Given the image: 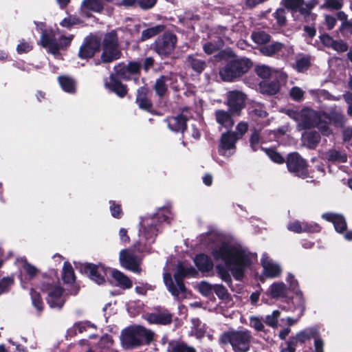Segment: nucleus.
<instances>
[{
  "mask_svg": "<svg viewBox=\"0 0 352 352\" xmlns=\"http://www.w3.org/2000/svg\"><path fill=\"white\" fill-rule=\"evenodd\" d=\"M201 237L202 243L212 249L214 259L223 263L217 264L216 269L221 280L230 287L232 278L229 271L236 280H241L245 269L256 260V254L238 243L223 241L216 232H211Z\"/></svg>",
  "mask_w": 352,
  "mask_h": 352,
  "instance_id": "nucleus-1",
  "label": "nucleus"
},
{
  "mask_svg": "<svg viewBox=\"0 0 352 352\" xmlns=\"http://www.w3.org/2000/svg\"><path fill=\"white\" fill-rule=\"evenodd\" d=\"M172 213L169 208L165 207L158 210L152 216L145 217L140 223V239L137 249L139 252L148 253L151 252V245L155 241L160 225L164 222H169Z\"/></svg>",
  "mask_w": 352,
  "mask_h": 352,
  "instance_id": "nucleus-2",
  "label": "nucleus"
},
{
  "mask_svg": "<svg viewBox=\"0 0 352 352\" xmlns=\"http://www.w3.org/2000/svg\"><path fill=\"white\" fill-rule=\"evenodd\" d=\"M197 274V270L186 262L179 263L177 265V270L174 274L175 284L173 283L171 274L166 267H164L163 279L167 289L173 296L177 298L186 297V289L182 282V279L187 276H195Z\"/></svg>",
  "mask_w": 352,
  "mask_h": 352,
  "instance_id": "nucleus-3",
  "label": "nucleus"
},
{
  "mask_svg": "<svg viewBox=\"0 0 352 352\" xmlns=\"http://www.w3.org/2000/svg\"><path fill=\"white\" fill-rule=\"evenodd\" d=\"M36 29L41 32V45L48 49V52L54 56L59 55V50L67 47L71 43L73 36H58L53 30H47L43 23L34 22Z\"/></svg>",
  "mask_w": 352,
  "mask_h": 352,
  "instance_id": "nucleus-4",
  "label": "nucleus"
},
{
  "mask_svg": "<svg viewBox=\"0 0 352 352\" xmlns=\"http://www.w3.org/2000/svg\"><path fill=\"white\" fill-rule=\"evenodd\" d=\"M324 118H327V113H320L308 108L294 113V119L298 122L299 130L316 126L322 135L328 136L331 133V130L323 121Z\"/></svg>",
  "mask_w": 352,
  "mask_h": 352,
  "instance_id": "nucleus-5",
  "label": "nucleus"
},
{
  "mask_svg": "<svg viewBox=\"0 0 352 352\" xmlns=\"http://www.w3.org/2000/svg\"><path fill=\"white\" fill-rule=\"evenodd\" d=\"M153 337L151 331L141 326H132L122 331L121 342L124 348L132 349L148 342Z\"/></svg>",
  "mask_w": 352,
  "mask_h": 352,
  "instance_id": "nucleus-6",
  "label": "nucleus"
},
{
  "mask_svg": "<svg viewBox=\"0 0 352 352\" xmlns=\"http://www.w3.org/2000/svg\"><path fill=\"white\" fill-rule=\"evenodd\" d=\"M252 65L251 60L246 58L230 60L220 69L219 75L224 81H232L246 73Z\"/></svg>",
  "mask_w": 352,
  "mask_h": 352,
  "instance_id": "nucleus-7",
  "label": "nucleus"
},
{
  "mask_svg": "<svg viewBox=\"0 0 352 352\" xmlns=\"http://www.w3.org/2000/svg\"><path fill=\"white\" fill-rule=\"evenodd\" d=\"M251 335L248 331H229L219 338L221 344H230L234 352H246L250 348Z\"/></svg>",
  "mask_w": 352,
  "mask_h": 352,
  "instance_id": "nucleus-8",
  "label": "nucleus"
},
{
  "mask_svg": "<svg viewBox=\"0 0 352 352\" xmlns=\"http://www.w3.org/2000/svg\"><path fill=\"white\" fill-rule=\"evenodd\" d=\"M177 41L175 34L170 32H166L155 40L153 49L161 57H167L173 52Z\"/></svg>",
  "mask_w": 352,
  "mask_h": 352,
  "instance_id": "nucleus-9",
  "label": "nucleus"
},
{
  "mask_svg": "<svg viewBox=\"0 0 352 352\" xmlns=\"http://www.w3.org/2000/svg\"><path fill=\"white\" fill-rule=\"evenodd\" d=\"M120 52L118 48V38L113 32L105 35L103 41V52L101 60L103 63H109L120 56Z\"/></svg>",
  "mask_w": 352,
  "mask_h": 352,
  "instance_id": "nucleus-10",
  "label": "nucleus"
},
{
  "mask_svg": "<svg viewBox=\"0 0 352 352\" xmlns=\"http://www.w3.org/2000/svg\"><path fill=\"white\" fill-rule=\"evenodd\" d=\"M41 289L47 292V302L52 308H61L65 303L63 290L59 285H52L50 282L44 283Z\"/></svg>",
  "mask_w": 352,
  "mask_h": 352,
  "instance_id": "nucleus-11",
  "label": "nucleus"
},
{
  "mask_svg": "<svg viewBox=\"0 0 352 352\" xmlns=\"http://www.w3.org/2000/svg\"><path fill=\"white\" fill-rule=\"evenodd\" d=\"M287 166L289 172L299 177L304 179L308 175L307 164L297 153H293L288 155Z\"/></svg>",
  "mask_w": 352,
  "mask_h": 352,
  "instance_id": "nucleus-12",
  "label": "nucleus"
},
{
  "mask_svg": "<svg viewBox=\"0 0 352 352\" xmlns=\"http://www.w3.org/2000/svg\"><path fill=\"white\" fill-rule=\"evenodd\" d=\"M141 64L138 62H130L127 65L124 64H118L114 68L116 74L124 79H133L135 81L138 80V74L140 70Z\"/></svg>",
  "mask_w": 352,
  "mask_h": 352,
  "instance_id": "nucleus-13",
  "label": "nucleus"
},
{
  "mask_svg": "<svg viewBox=\"0 0 352 352\" xmlns=\"http://www.w3.org/2000/svg\"><path fill=\"white\" fill-rule=\"evenodd\" d=\"M120 262L122 267L134 273L140 274L142 271L141 259L130 250H122L120 252Z\"/></svg>",
  "mask_w": 352,
  "mask_h": 352,
  "instance_id": "nucleus-14",
  "label": "nucleus"
},
{
  "mask_svg": "<svg viewBox=\"0 0 352 352\" xmlns=\"http://www.w3.org/2000/svg\"><path fill=\"white\" fill-rule=\"evenodd\" d=\"M84 273L93 281L98 285H101L105 282V276L109 269L106 268L104 265H94L91 263L85 264L83 267Z\"/></svg>",
  "mask_w": 352,
  "mask_h": 352,
  "instance_id": "nucleus-15",
  "label": "nucleus"
},
{
  "mask_svg": "<svg viewBox=\"0 0 352 352\" xmlns=\"http://www.w3.org/2000/svg\"><path fill=\"white\" fill-rule=\"evenodd\" d=\"M231 32L224 28H219V36L217 41H210L204 45V50L208 54H211L219 50L225 43H232L230 36Z\"/></svg>",
  "mask_w": 352,
  "mask_h": 352,
  "instance_id": "nucleus-16",
  "label": "nucleus"
},
{
  "mask_svg": "<svg viewBox=\"0 0 352 352\" xmlns=\"http://www.w3.org/2000/svg\"><path fill=\"white\" fill-rule=\"evenodd\" d=\"M245 96L239 91H232L227 94V104L232 114L239 115L245 106Z\"/></svg>",
  "mask_w": 352,
  "mask_h": 352,
  "instance_id": "nucleus-17",
  "label": "nucleus"
},
{
  "mask_svg": "<svg viewBox=\"0 0 352 352\" xmlns=\"http://www.w3.org/2000/svg\"><path fill=\"white\" fill-rule=\"evenodd\" d=\"M261 265L263 267V275L270 278L278 277L281 272L282 268L280 265L271 259L267 254H263L261 259Z\"/></svg>",
  "mask_w": 352,
  "mask_h": 352,
  "instance_id": "nucleus-18",
  "label": "nucleus"
},
{
  "mask_svg": "<svg viewBox=\"0 0 352 352\" xmlns=\"http://www.w3.org/2000/svg\"><path fill=\"white\" fill-rule=\"evenodd\" d=\"M100 45V40L94 36L85 38L84 43L80 48L78 56L80 58H89L92 57Z\"/></svg>",
  "mask_w": 352,
  "mask_h": 352,
  "instance_id": "nucleus-19",
  "label": "nucleus"
},
{
  "mask_svg": "<svg viewBox=\"0 0 352 352\" xmlns=\"http://www.w3.org/2000/svg\"><path fill=\"white\" fill-rule=\"evenodd\" d=\"M239 137L234 132L223 133L221 136L219 153L224 156H230L233 154L235 148V143Z\"/></svg>",
  "mask_w": 352,
  "mask_h": 352,
  "instance_id": "nucleus-20",
  "label": "nucleus"
},
{
  "mask_svg": "<svg viewBox=\"0 0 352 352\" xmlns=\"http://www.w3.org/2000/svg\"><path fill=\"white\" fill-rule=\"evenodd\" d=\"M177 76L174 74L160 76L155 82V90L159 96L165 95L167 87H170L174 89H177L178 86L175 85Z\"/></svg>",
  "mask_w": 352,
  "mask_h": 352,
  "instance_id": "nucleus-21",
  "label": "nucleus"
},
{
  "mask_svg": "<svg viewBox=\"0 0 352 352\" xmlns=\"http://www.w3.org/2000/svg\"><path fill=\"white\" fill-rule=\"evenodd\" d=\"M104 87L121 98L127 93L126 87L121 83L113 74L110 75L109 79L104 80Z\"/></svg>",
  "mask_w": 352,
  "mask_h": 352,
  "instance_id": "nucleus-22",
  "label": "nucleus"
},
{
  "mask_svg": "<svg viewBox=\"0 0 352 352\" xmlns=\"http://www.w3.org/2000/svg\"><path fill=\"white\" fill-rule=\"evenodd\" d=\"M287 229L296 233H300L302 232H317L320 231V228L317 223L294 221L287 225Z\"/></svg>",
  "mask_w": 352,
  "mask_h": 352,
  "instance_id": "nucleus-23",
  "label": "nucleus"
},
{
  "mask_svg": "<svg viewBox=\"0 0 352 352\" xmlns=\"http://www.w3.org/2000/svg\"><path fill=\"white\" fill-rule=\"evenodd\" d=\"M104 0H83L80 6L82 15L89 17L90 12H100L103 10Z\"/></svg>",
  "mask_w": 352,
  "mask_h": 352,
  "instance_id": "nucleus-24",
  "label": "nucleus"
},
{
  "mask_svg": "<svg viewBox=\"0 0 352 352\" xmlns=\"http://www.w3.org/2000/svg\"><path fill=\"white\" fill-rule=\"evenodd\" d=\"M187 119V116L183 112L181 115L168 118L166 121L170 130L183 133L186 129Z\"/></svg>",
  "mask_w": 352,
  "mask_h": 352,
  "instance_id": "nucleus-25",
  "label": "nucleus"
},
{
  "mask_svg": "<svg viewBox=\"0 0 352 352\" xmlns=\"http://www.w3.org/2000/svg\"><path fill=\"white\" fill-rule=\"evenodd\" d=\"M322 217L324 219L333 223L334 228L338 232H342L346 229L345 219L342 215L327 212L323 214Z\"/></svg>",
  "mask_w": 352,
  "mask_h": 352,
  "instance_id": "nucleus-26",
  "label": "nucleus"
},
{
  "mask_svg": "<svg viewBox=\"0 0 352 352\" xmlns=\"http://www.w3.org/2000/svg\"><path fill=\"white\" fill-rule=\"evenodd\" d=\"M304 0H281L282 5L291 11H297L300 9L302 14H309L312 8L309 3L306 5L307 8L302 7Z\"/></svg>",
  "mask_w": 352,
  "mask_h": 352,
  "instance_id": "nucleus-27",
  "label": "nucleus"
},
{
  "mask_svg": "<svg viewBox=\"0 0 352 352\" xmlns=\"http://www.w3.org/2000/svg\"><path fill=\"white\" fill-rule=\"evenodd\" d=\"M146 320L150 323L168 324L172 321V315L168 311L155 313L148 315Z\"/></svg>",
  "mask_w": 352,
  "mask_h": 352,
  "instance_id": "nucleus-28",
  "label": "nucleus"
},
{
  "mask_svg": "<svg viewBox=\"0 0 352 352\" xmlns=\"http://www.w3.org/2000/svg\"><path fill=\"white\" fill-rule=\"evenodd\" d=\"M194 262L199 270L202 272H209L213 268V262L210 257L204 254L197 255Z\"/></svg>",
  "mask_w": 352,
  "mask_h": 352,
  "instance_id": "nucleus-29",
  "label": "nucleus"
},
{
  "mask_svg": "<svg viewBox=\"0 0 352 352\" xmlns=\"http://www.w3.org/2000/svg\"><path fill=\"white\" fill-rule=\"evenodd\" d=\"M112 278L116 285L122 289H129L132 287V281L122 272L114 270L111 272Z\"/></svg>",
  "mask_w": 352,
  "mask_h": 352,
  "instance_id": "nucleus-30",
  "label": "nucleus"
},
{
  "mask_svg": "<svg viewBox=\"0 0 352 352\" xmlns=\"http://www.w3.org/2000/svg\"><path fill=\"white\" fill-rule=\"evenodd\" d=\"M215 117L217 122L226 129L232 128L234 124L230 114L224 110L216 111Z\"/></svg>",
  "mask_w": 352,
  "mask_h": 352,
  "instance_id": "nucleus-31",
  "label": "nucleus"
},
{
  "mask_svg": "<svg viewBox=\"0 0 352 352\" xmlns=\"http://www.w3.org/2000/svg\"><path fill=\"white\" fill-rule=\"evenodd\" d=\"M302 140L306 146L314 148L318 144L320 136L319 133L316 131H308L302 134Z\"/></svg>",
  "mask_w": 352,
  "mask_h": 352,
  "instance_id": "nucleus-32",
  "label": "nucleus"
},
{
  "mask_svg": "<svg viewBox=\"0 0 352 352\" xmlns=\"http://www.w3.org/2000/svg\"><path fill=\"white\" fill-rule=\"evenodd\" d=\"M318 330L316 328L311 327L306 329L296 335L295 337L291 338L295 340L296 344L297 342L304 343L307 340L314 338L316 336Z\"/></svg>",
  "mask_w": 352,
  "mask_h": 352,
  "instance_id": "nucleus-33",
  "label": "nucleus"
},
{
  "mask_svg": "<svg viewBox=\"0 0 352 352\" xmlns=\"http://www.w3.org/2000/svg\"><path fill=\"white\" fill-rule=\"evenodd\" d=\"M323 121L326 122L329 128V124L331 122H333L337 126H342L345 123V118L340 111L333 110L329 113V116L327 115V118H324Z\"/></svg>",
  "mask_w": 352,
  "mask_h": 352,
  "instance_id": "nucleus-34",
  "label": "nucleus"
},
{
  "mask_svg": "<svg viewBox=\"0 0 352 352\" xmlns=\"http://www.w3.org/2000/svg\"><path fill=\"white\" fill-rule=\"evenodd\" d=\"M147 89L140 87L138 90L136 102L140 108L148 111L151 107V102L146 97Z\"/></svg>",
  "mask_w": 352,
  "mask_h": 352,
  "instance_id": "nucleus-35",
  "label": "nucleus"
},
{
  "mask_svg": "<svg viewBox=\"0 0 352 352\" xmlns=\"http://www.w3.org/2000/svg\"><path fill=\"white\" fill-rule=\"evenodd\" d=\"M267 113L262 107H257L252 111L251 116L253 120L258 122V125L262 126H267L270 124L269 119L263 120L266 118Z\"/></svg>",
  "mask_w": 352,
  "mask_h": 352,
  "instance_id": "nucleus-36",
  "label": "nucleus"
},
{
  "mask_svg": "<svg viewBox=\"0 0 352 352\" xmlns=\"http://www.w3.org/2000/svg\"><path fill=\"white\" fill-rule=\"evenodd\" d=\"M214 292L216 295L222 300V303H225L228 306L233 305L232 300L228 290L222 285H214Z\"/></svg>",
  "mask_w": 352,
  "mask_h": 352,
  "instance_id": "nucleus-37",
  "label": "nucleus"
},
{
  "mask_svg": "<svg viewBox=\"0 0 352 352\" xmlns=\"http://www.w3.org/2000/svg\"><path fill=\"white\" fill-rule=\"evenodd\" d=\"M58 82L61 88L66 92L73 94L76 91V82L69 76H59Z\"/></svg>",
  "mask_w": 352,
  "mask_h": 352,
  "instance_id": "nucleus-38",
  "label": "nucleus"
},
{
  "mask_svg": "<svg viewBox=\"0 0 352 352\" xmlns=\"http://www.w3.org/2000/svg\"><path fill=\"white\" fill-rule=\"evenodd\" d=\"M62 278L67 284H72L75 281V274L72 266L68 262H65L63 267Z\"/></svg>",
  "mask_w": 352,
  "mask_h": 352,
  "instance_id": "nucleus-39",
  "label": "nucleus"
},
{
  "mask_svg": "<svg viewBox=\"0 0 352 352\" xmlns=\"http://www.w3.org/2000/svg\"><path fill=\"white\" fill-rule=\"evenodd\" d=\"M268 292L273 298L283 297L286 294V286L283 283H273L269 288Z\"/></svg>",
  "mask_w": 352,
  "mask_h": 352,
  "instance_id": "nucleus-40",
  "label": "nucleus"
},
{
  "mask_svg": "<svg viewBox=\"0 0 352 352\" xmlns=\"http://www.w3.org/2000/svg\"><path fill=\"white\" fill-rule=\"evenodd\" d=\"M283 47V45L279 42H275L268 45L261 47L260 52L262 54L267 56H272L280 51Z\"/></svg>",
  "mask_w": 352,
  "mask_h": 352,
  "instance_id": "nucleus-41",
  "label": "nucleus"
},
{
  "mask_svg": "<svg viewBox=\"0 0 352 352\" xmlns=\"http://www.w3.org/2000/svg\"><path fill=\"white\" fill-rule=\"evenodd\" d=\"M168 351L170 352H197L195 349L184 342H172L169 343Z\"/></svg>",
  "mask_w": 352,
  "mask_h": 352,
  "instance_id": "nucleus-42",
  "label": "nucleus"
},
{
  "mask_svg": "<svg viewBox=\"0 0 352 352\" xmlns=\"http://www.w3.org/2000/svg\"><path fill=\"white\" fill-rule=\"evenodd\" d=\"M325 157L333 162H345L347 160V156L344 153L335 149L329 150L326 153Z\"/></svg>",
  "mask_w": 352,
  "mask_h": 352,
  "instance_id": "nucleus-43",
  "label": "nucleus"
},
{
  "mask_svg": "<svg viewBox=\"0 0 352 352\" xmlns=\"http://www.w3.org/2000/svg\"><path fill=\"white\" fill-rule=\"evenodd\" d=\"M188 63L191 68L198 74L201 73L206 67V62L192 56L188 57Z\"/></svg>",
  "mask_w": 352,
  "mask_h": 352,
  "instance_id": "nucleus-44",
  "label": "nucleus"
},
{
  "mask_svg": "<svg viewBox=\"0 0 352 352\" xmlns=\"http://www.w3.org/2000/svg\"><path fill=\"white\" fill-rule=\"evenodd\" d=\"M165 28L163 25H157L156 26L147 28L142 32L141 40L146 41L162 32Z\"/></svg>",
  "mask_w": 352,
  "mask_h": 352,
  "instance_id": "nucleus-45",
  "label": "nucleus"
},
{
  "mask_svg": "<svg viewBox=\"0 0 352 352\" xmlns=\"http://www.w3.org/2000/svg\"><path fill=\"white\" fill-rule=\"evenodd\" d=\"M260 89L263 94L274 95L279 90V85L277 82H261Z\"/></svg>",
  "mask_w": 352,
  "mask_h": 352,
  "instance_id": "nucleus-46",
  "label": "nucleus"
},
{
  "mask_svg": "<svg viewBox=\"0 0 352 352\" xmlns=\"http://www.w3.org/2000/svg\"><path fill=\"white\" fill-rule=\"evenodd\" d=\"M343 6V0H324L323 3L320 5V9L329 10H338Z\"/></svg>",
  "mask_w": 352,
  "mask_h": 352,
  "instance_id": "nucleus-47",
  "label": "nucleus"
},
{
  "mask_svg": "<svg viewBox=\"0 0 352 352\" xmlns=\"http://www.w3.org/2000/svg\"><path fill=\"white\" fill-rule=\"evenodd\" d=\"M250 146L253 151H256L258 148H261L262 150H265L263 147L260 146V144L264 143V140L260 137L258 131L255 130L251 137H250Z\"/></svg>",
  "mask_w": 352,
  "mask_h": 352,
  "instance_id": "nucleus-48",
  "label": "nucleus"
},
{
  "mask_svg": "<svg viewBox=\"0 0 352 352\" xmlns=\"http://www.w3.org/2000/svg\"><path fill=\"white\" fill-rule=\"evenodd\" d=\"M252 38L254 43L263 45L270 40V36L263 31H258L252 34Z\"/></svg>",
  "mask_w": 352,
  "mask_h": 352,
  "instance_id": "nucleus-49",
  "label": "nucleus"
},
{
  "mask_svg": "<svg viewBox=\"0 0 352 352\" xmlns=\"http://www.w3.org/2000/svg\"><path fill=\"white\" fill-rule=\"evenodd\" d=\"M295 296L293 298L294 303L296 304V309L299 310L300 315L302 316L305 311V300L302 294L298 289L294 291Z\"/></svg>",
  "mask_w": 352,
  "mask_h": 352,
  "instance_id": "nucleus-50",
  "label": "nucleus"
},
{
  "mask_svg": "<svg viewBox=\"0 0 352 352\" xmlns=\"http://www.w3.org/2000/svg\"><path fill=\"white\" fill-rule=\"evenodd\" d=\"M32 302L33 306L36 309L37 311H41L43 309V302L41 298V296L34 289L30 292Z\"/></svg>",
  "mask_w": 352,
  "mask_h": 352,
  "instance_id": "nucleus-51",
  "label": "nucleus"
},
{
  "mask_svg": "<svg viewBox=\"0 0 352 352\" xmlns=\"http://www.w3.org/2000/svg\"><path fill=\"white\" fill-rule=\"evenodd\" d=\"M280 313L278 310L274 311L271 314L266 316L265 322L267 325L275 328L277 327L278 318Z\"/></svg>",
  "mask_w": 352,
  "mask_h": 352,
  "instance_id": "nucleus-52",
  "label": "nucleus"
},
{
  "mask_svg": "<svg viewBox=\"0 0 352 352\" xmlns=\"http://www.w3.org/2000/svg\"><path fill=\"white\" fill-rule=\"evenodd\" d=\"M255 72L258 76L262 78H267L272 74V69L265 65H256L255 67Z\"/></svg>",
  "mask_w": 352,
  "mask_h": 352,
  "instance_id": "nucleus-53",
  "label": "nucleus"
},
{
  "mask_svg": "<svg viewBox=\"0 0 352 352\" xmlns=\"http://www.w3.org/2000/svg\"><path fill=\"white\" fill-rule=\"evenodd\" d=\"M23 269L26 274L25 278L28 280L33 278L38 272V270L34 266L27 262L24 263Z\"/></svg>",
  "mask_w": 352,
  "mask_h": 352,
  "instance_id": "nucleus-54",
  "label": "nucleus"
},
{
  "mask_svg": "<svg viewBox=\"0 0 352 352\" xmlns=\"http://www.w3.org/2000/svg\"><path fill=\"white\" fill-rule=\"evenodd\" d=\"M198 289L201 294L208 296L214 291V286L206 281H201L198 285Z\"/></svg>",
  "mask_w": 352,
  "mask_h": 352,
  "instance_id": "nucleus-55",
  "label": "nucleus"
},
{
  "mask_svg": "<svg viewBox=\"0 0 352 352\" xmlns=\"http://www.w3.org/2000/svg\"><path fill=\"white\" fill-rule=\"evenodd\" d=\"M265 153L267 156L274 162L278 164H282L284 162V158L278 153H276L274 150L272 148H265Z\"/></svg>",
  "mask_w": 352,
  "mask_h": 352,
  "instance_id": "nucleus-56",
  "label": "nucleus"
},
{
  "mask_svg": "<svg viewBox=\"0 0 352 352\" xmlns=\"http://www.w3.org/2000/svg\"><path fill=\"white\" fill-rule=\"evenodd\" d=\"M89 328H96V327L94 324H91L90 322L88 321L80 322L74 324V329L76 332H78L80 333L86 331Z\"/></svg>",
  "mask_w": 352,
  "mask_h": 352,
  "instance_id": "nucleus-57",
  "label": "nucleus"
},
{
  "mask_svg": "<svg viewBox=\"0 0 352 352\" xmlns=\"http://www.w3.org/2000/svg\"><path fill=\"white\" fill-rule=\"evenodd\" d=\"M274 16L276 19L277 23L280 26H283L286 23V16L285 10L280 8L278 9L274 13Z\"/></svg>",
  "mask_w": 352,
  "mask_h": 352,
  "instance_id": "nucleus-58",
  "label": "nucleus"
},
{
  "mask_svg": "<svg viewBox=\"0 0 352 352\" xmlns=\"http://www.w3.org/2000/svg\"><path fill=\"white\" fill-rule=\"evenodd\" d=\"M110 204V211L111 213V215L115 218H120L122 212L120 206L118 204H116L115 201H111L109 202Z\"/></svg>",
  "mask_w": 352,
  "mask_h": 352,
  "instance_id": "nucleus-59",
  "label": "nucleus"
},
{
  "mask_svg": "<svg viewBox=\"0 0 352 352\" xmlns=\"http://www.w3.org/2000/svg\"><path fill=\"white\" fill-rule=\"evenodd\" d=\"M13 280L12 277H5L0 281V295L9 289Z\"/></svg>",
  "mask_w": 352,
  "mask_h": 352,
  "instance_id": "nucleus-60",
  "label": "nucleus"
},
{
  "mask_svg": "<svg viewBox=\"0 0 352 352\" xmlns=\"http://www.w3.org/2000/svg\"><path fill=\"white\" fill-rule=\"evenodd\" d=\"M250 324L258 331H262L264 328L262 320L256 316L250 317Z\"/></svg>",
  "mask_w": 352,
  "mask_h": 352,
  "instance_id": "nucleus-61",
  "label": "nucleus"
},
{
  "mask_svg": "<svg viewBox=\"0 0 352 352\" xmlns=\"http://www.w3.org/2000/svg\"><path fill=\"white\" fill-rule=\"evenodd\" d=\"M296 347V344L295 343V340L290 338L287 342L282 345L280 352H295Z\"/></svg>",
  "mask_w": 352,
  "mask_h": 352,
  "instance_id": "nucleus-62",
  "label": "nucleus"
},
{
  "mask_svg": "<svg viewBox=\"0 0 352 352\" xmlns=\"http://www.w3.org/2000/svg\"><path fill=\"white\" fill-rule=\"evenodd\" d=\"M339 30L344 36L352 34V21L342 23Z\"/></svg>",
  "mask_w": 352,
  "mask_h": 352,
  "instance_id": "nucleus-63",
  "label": "nucleus"
},
{
  "mask_svg": "<svg viewBox=\"0 0 352 352\" xmlns=\"http://www.w3.org/2000/svg\"><path fill=\"white\" fill-rule=\"evenodd\" d=\"M315 352H324V341L318 336V332L314 338Z\"/></svg>",
  "mask_w": 352,
  "mask_h": 352,
  "instance_id": "nucleus-64",
  "label": "nucleus"
}]
</instances>
